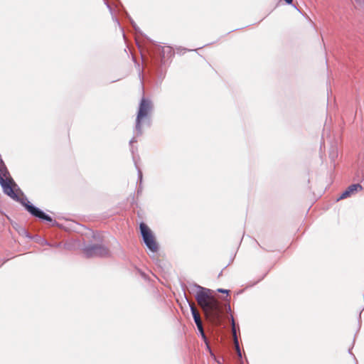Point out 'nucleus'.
<instances>
[{"mask_svg":"<svg viewBox=\"0 0 364 364\" xmlns=\"http://www.w3.org/2000/svg\"><path fill=\"white\" fill-rule=\"evenodd\" d=\"M191 288L193 291L197 290L195 298L205 319L214 326H220V309L217 301L211 296V290L196 283L191 284Z\"/></svg>","mask_w":364,"mask_h":364,"instance_id":"nucleus-1","label":"nucleus"},{"mask_svg":"<svg viewBox=\"0 0 364 364\" xmlns=\"http://www.w3.org/2000/svg\"><path fill=\"white\" fill-rule=\"evenodd\" d=\"M154 109L152 101L145 97H142L137 111L134 132L136 136L143 133L142 124L150 127L151 124V113Z\"/></svg>","mask_w":364,"mask_h":364,"instance_id":"nucleus-2","label":"nucleus"},{"mask_svg":"<svg viewBox=\"0 0 364 364\" xmlns=\"http://www.w3.org/2000/svg\"><path fill=\"white\" fill-rule=\"evenodd\" d=\"M171 48L169 46L163 47L156 45L151 52V65L153 69L156 70V74L158 77L162 80L164 77V73L161 68L166 57L171 55Z\"/></svg>","mask_w":364,"mask_h":364,"instance_id":"nucleus-3","label":"nucleus"},{"mask_svg":"<svg viewBox=\"0 0 364 364\" xmlns=\"http://www.w3.org/2000/svg\"><path fill=\"white\" fill-rule=\"evenodd\" d=\"M139 230L142 240L148 250L152 252H158L159 249V244L149 226L145 223L141 222L139 224Z\"/></svg>","mask_w":364,"mask_h":364,"instance_id":"nucleus-4","label":"nucleus"},{"mask_svg":"<svg viewBox=\"0 0 364 364\" xmlns=\"http://www.w3.org/2000/svg\"><path fill=\"white\" fill-rule=\"evenodd\" d=\"M83 252L87 258L107 257L110 255L109 249L101 244L88 245L84 247Z\"/></svg>","mask_w":364,"mask_h":364,"instance_id":"nucleus-5","label":"nucleus"},{"mask_svg":"<svg viewBox=\"0 0 364 364\" xmlns=\"http://www.w3.org/2000/svg\"><path fill=\"white\" fill-rule=\"evenodd\" d=\"M363 189L360 183H353L350 185L338 198L337 200H343L350 197V196L358 193Z\"/></svg>","mask_w":364,"mask_h":364,"instance_id":"nucleus-6","label":"nucleus"},{"mask_svg":"<svg viewBox=\"0 0 364 364\" xmlns=\"http://www.w3.org/2000/svg\"><path fill=\"white\" fill-rule=\"evenodd\" d=\"M189 306H190V310H191L193 318L194 320V322H195L197 328L203 326L200 316L198 311L196 310L195 306L193 304L189 303Z\"/></svg>","mask_w":364,"mask_h":364,"instance_id":"nucleus-7","label":"nucleus"},{"mask_svg":"<svg viewBox=\"0 0 364 364\" xmlns=\"http://www.w3.org/2000/svg\"><path fill=\"white\" fill-rule=\"evenodd\" d=\"M231 323H232V334L234 336V343H235V350L237 352V355L239 359H242V353H241V350L240 348L238 339H237V337L236 335V331H235V320L232 315H231Z\"/></svg>","mask_w":364,"mask_h":364,"instance_id":"nucleus-8","label":"nucleus"},{"mask_svg":"<svg viewBox=\"0 0 364 364\" xmlns=\"http://www.w3.org/2000/svg\"><path fill=\"white\" fill-rule=\"evenodd\" d=\"M198 331H199V333H200V336H201L203 341L205 343L206 346H207V348L210 350V346H209V343H208V338L204 332V329H203V326H200L199 328H197Z\"/></svg>","mask_w":364,"mask_h":364,"instance_id":"nucleus-9","label":"nucleus"},{"mask_svg":"<svg viewBox=\"0 0 364 364\" xmlns=\"http://www.w3.org/2000/svg\"><path fill=\"white\" fill-rule=\"evenodd\" d=\"M338 154L336 146H332L329 151V158L332 161H334L335 159L338 157Z\"/></svg>","mask_w":364,"mask_h":364,"instance_id":"nucleus-10","label":"nucleus"},{"mask_svg":"<svg viewBox=\"0 0 364 364\" xmlns=\"http://www.w3.org/2000/svg\"><path fill=\"white\" fill-rule=\"evenodd\" d=\"M104 1H105V4H106L107 9H109V11L110 12L111 15L112 16L113 21H115L117 23V24L119 26V20L113 14L114 11H113L112 7L111 6L107 0H104Z\"/></svg>","mask_w":364,"mask_h":364,"instance_id":"nucleus-11","label":"nucleus"},{"mask_svg":"<svg viewBox=\"0 0 364 364\" xmlns=\"http://www.w3.org/2000/svg\"><path fill=\"white\" fill-rule=\"evenodd\" d=\"M126 16L128 17V18L129 19L130 22H131V24L133 27V28L136 31V32H139V28L137 27L136 23L131 18V17L129 16V14H127V11H124Z\"/></svg>","mask_w":364,"mask_h":364,"instance_id":"nucleus-12","label":"nucleus"},{"mask_svg":"<svg viewBox=\"0 0 364 364\" xmlns=\"http://www.w3.org/2000/svg\"><path fill=\"white\" fill-rule=\"evenodd\" d=\"M135 165H136V164H135ZM136 167L137 168V174H138L137 183H142V178H143L142 171L137 166H136Z\"/></svg>","mask_w":364,"mask_h":364,"instance_id":"nucleus-13","label":"nucleus"},{"mask_svg":"<svg viewBox=\"0 0 364 364\" xmlns=\"http://www.w3.org/2000/svg\"><path fill=\"white\" fill-rule=\"evenodd\" d=\"M136 141H137V140L136 139V137H134V136L129 141V146H131V151H132V154H134L133 144L136 143Z\"/></svg>","mask_w":364,"mask_h":364,"instance_id":"nucleus-14","label":"nucleus"},{"mask_svg":"<svg viewBox=\"0 0 364 364\" xmlns=\"http://www.w3.org/2000/svg\"><path fill=\"white\" fill-rule=\"evenodd\" d=\"M92 237H93V238H94L95 240H97V241H98V242H101V241H102V238H101V237H100V234H98V233H94V232H93V233H92Z\"/></svg>","mask_w":364,"mask_h":364,"instance_id":"nucleus-15","label":"nucleus"},{"mask_svg":"<svg viewBox=\"0 0 364 364\" xmlns=\"http://www.w3.org/2000/svg\"><path fill=\"white\" fill-rule=\"evenodd\" d=\"M218 291L220 292V293L226 294L227 295H228L230 293V290L225 289H218Z\"/></svg>","mask_w":364,"mask_h":364,"instance_id":"nucleus-16","label":"nucleus"},{"mask_svg":"<svg viewBox=\"0 0 364 364\" xmlns=\"http://www.w3.org/2000/svg\"><path fill=\"white\" fill-rule=\"evenodd\" d=\"M142 191V183H139L138 188H137V193L139 194Z\"/></svg>","mask_w":364,"mask_h":364,"instance_id":"nucleus-17","label":"nucleus"},{"mask_svg":"<svg viewBox=\"0 0 364 364\" xmlns=\"http://www.w3.org/2000/svg\"><path fill=\"white\" fill-rule=\"evenodd\" d=\"M358 4L363 5L364 4V0H354Z\"/></svg>","mask_w":364,"mask_h":364,"instance_id":"nucleus-18","label":"nucleus"},{"mask_svg":"<svg viewBox=\"0 0 364 364\" xmlns=\"http://www.w3.org/2000/svg\"><path fill=\"white\" fill-rule=\"evenodd\" d=\"M287 4L292 5L293 4V0H284Z\"/></svg>","mask_w":364,"mask_h":364,"instance_id":"nucleus-19","label":"nucleus"},{"mask_svg":"<svg viewBox=\"0 0 364 364\" xmlns=\"http://www.w3.org/2000/svg\"><path fill=\"white\" fill-rule=\"evenodd\" d=\"M227 307H228V311H230V304H228Z\"/></svg>","mask_w":364,"mask_h":364,"instance_id":"nucleus-20","label":"nucleus"},{"mask_svg":"<svg viewBox=\"0 0 364 364\" xmlns=\"http://www.w3.org/2000/svg\"><path fill=\"white\" fill-rule=\"evenodd\" d=\"M348 353H349L350 354L353 355V354H352V353H351V349H349V350H348Z\"/></svg>","mask_w":364,"mask_h":364,"instance_id":"nucleus-21","label":"nucleus"},{"mask_svg":"<svg viewBox=\"0 0 364 364\" xmlns=\"http://www.w3.org/2000/svg\"><path fill=\"white\" fill-rule=\"evenodd\" d=\"M18 190L21 192V194L23 195V192H21V191L19 188Z\"/></svg>","mask_w":364,"mask_h":364,"instance_id":"nucleus-22","label":"nucleus"}]
</instances>
